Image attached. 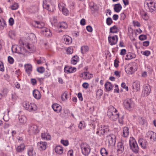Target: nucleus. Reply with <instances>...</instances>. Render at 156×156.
Instances as JSON below:
<instances>
[{"label": "nucleus", "instance_id": "1", "mask_svg": "<svg viewBox=\"0 0 156 156\" xmlns=\"http://www.w3.org/2000/svg\"><path fill=\"white\" fill-rule=\"evenodd\" d=\"M108 117L112 120L115 121L119 118V114L117 113V110L113 106H110L107 112Z\"/></svg>", "mask_w": 156, "mask_h": 156}, {"label": "nucleus", "instance_id": "2", "mask_svg": "<svg viewBox=\"0 0 156 156\" xmlns=\"http://www.w3.org/2000/svg\"><path fill=\"white\" fill-rule=\"evenodd\" d=\"M129 145L131 149L135 153L139 151V148L135 140L133 138H130L129 140Z\"/></svg>", "mask_w": 156, "mask_h": 156}, {"label": "nucleus", "instance_id": "3", "mask_svg": "<svg viewBox=\"0 0 156 156\" xmlns=\"http://www.w3.org/2000/svg\"><path fill=\"white\" fill-rule=\"evenodd\" d=\"M82 153L85 156H87L90 152L91 149L90 146L86 143H82L80 145Z\"/></svg>", "mask_w": 156, "mask_h": 156}, {"label": "nucleus", "instance_id": "4", "mask_svg": "<svg viewBox=\"0 0 156 156\" xmlns=\"http://www.w3.org/2000/svg\"><path fill=\"white\" fill-rule=\"evenodd\" d=\"M23 106L26 110L30 112L35 111L37 109V106L35 104L27 101L23 102Z\"/></svg>", "mask_w": 156, "mask_h": 156}, {"label": "nucleus", "instance_id": "5", "mask_svg": "<svg viewBox=\"0 0 156 156\" xmlns=\"http://www.w3.org/2000/svg\"><path fill=\"white\" fill-rule=\"evenodd\" d=\"M133 63H130L126 65L125 66L126 72L129 74H131L136 70Z\"/></svg>", "mask_w": 156, "mask_h": 156}, {"label": "nucleus", "instance_id": "6", "mask_svg": "<svg viewBox=\"0 0 156 156\" xmlns=\"http://www.w3.org/2000/svg\"><path fill=\"white\" fill-rule=\"evenodd\" d=\"M39 131V130L37 126L35 125H31L29 126L28 132L30 134H37L38 133Z\"/></svg>", "mask_w": 156, "mask_h": 156}, {"label": "nucleus", "instance_id": "7", "mask_svg": "<svg viewBox=\"0 0 156 156\" xmlns=\"http://www.w3.org/2000/svg\"><path fill=\"white\" fill-rule=\"evenodd\" d=\"M106 138L109 145L113 146L115 145L116 138L115 135L113 134H110L107 136Z\"/></svg>", "mask_w": 156, "mask_h": 156}, {"label": "nucleus", "instance_id": "8", "mask_svg": "<svg viewBox=\"0 0 156 156\" xmlns=\"http://www.w3.org/2000/svg\"><path fill=\"white\" fill-rule=\"evenodd\" d=\"M108 131V127L105 126H101V127H99L96 132V134L100 136L101 135H103L106 133H107Z\"/></svg>", "mask_w": 156, "mask_h": 156}, {"label": "nucleus", "instance_id": "9", "mask_svg": "<svg viewBox=\"0 0 156 156\" xmlns=\"http://www.w3.org/2000/svg\"><path fill=\"white\" fill-rule=\"evenodd\" d=\"M123 104L126 108L128 109L133 106V102L131 99L127 98L124 100Z\"/></svg>", "mask_w": 156, "mask_h": 156}, {"label": "nucleus", "instance_id": "10", "mask_svg": "<svg viewBox=\"0 0 156 156\" xmlns=\"http://www.w3.org/2000/svg\"><path fill=\"white\" fill-rule=\"evenodd\" d=\"M38 148L41 151L45 150L47 147V143L45 142L40 141L37 143Z\"/></svg>", "mask_w": 156, "mask_h": 156}, {"label": "nucleus", "instance_id": "11", "mask_svg": "<svg viewBox=\"0 0 156 156\" xmlns=\"http://www.w3.org/2000/svg\"><path fill=\"white\" fill-rule=\"evenodd\" d=\"M52 0H45L43 1V7L49 11H52L50 8V4Z\"/></svg>", "mask_w": 156, "mask_h": 156}, {"label": "nucleus", "instance_id": "12", "mask_svg": "<svg viewBox=\"0 0 156 156\" xmlns=\"http://www.w3.org/2000/svg\"><path fill=\"white\" fill-rule=\"evenodd\" d=\"M108 41L111 45H113L116 44L118 38L117 35H115L112 37L109 36L108 37Z\"/></svg>", "mask_w": 156, "mask_h": 156}, {"label": "nucleus", "instance_id": "13", "mask_svg": "<svg viewBox=\"0 0 156 156\" xmlns=\"http://www.w3.org/2000/svg\"><path fill=\"white\" fill-rule=\"evenodd\" d=\"M151 89L149 85L148 84H145L144 87L143 92L145 96H147L151 92Z\"/></svg>", "mask_w": 156, "mask_h": 156}, {"label": "nucleus", "instance_id": "14", "mask_svg": "<svg viewBox=\"0 0 156 156\" xmlns=\"http://www.w3.org/2000/svg\"><path fill=\"white\" fill-rule=\"evenodd\" d=\"M33 25L35 27L38 28H41L43 29L44 27L45 24L43 22H41L39 21H34L33 23Z\"/></svg>", "mask_w": 156, "mask_h": 156}, {"label": "nucleus", "instance_id": "15", "mask_svg": "<svg viewBox=\"0 0 156 156\" xmlns=\"http://www.w3.org/2000/svg\"><path fill=\"white\" fill-rule=\"evenodd\" d=\"M12 50L13 52L19 54H22V50H23V48H21L17 46L14 45L12 46Z\"/></svg>", "mask_w": 156, "mask_h": 156}, {"label": "nucleus", "instance_id": "16", "mask_svg": "<svg viewBox=\"0 0 156 156\" xmlns=\"http://www.w3.org/2000/svg\"><path fill=\"white\" fill-rule=\"evenodd\" d=\"M146 5H147L148 9L151 12L154 11L156 10V8L155 6V3L152 2H147Z\"/></svg>", "mask_w": 156, "mask_h": 156}, {"label": "nucleus", "instance_id": "17", "mask_svg": "<svg viewBox=\"0 0 156 156\" xmlns=\"http://www.w3.org/2000/svg\"><path fill=\"white\" fill-rule=\"evenodd\" d=\"M25 48L28 49V51L30 53L34 52L36 50V48L33 44H27L26 45Z\"/></svg>", "mask_w": 156, "mask_h": 156}, {"label": "nucleus", "instance_id": "18", "mask_svg": "<svg viewBox=\"0 0 156 156\" xmlns=\"http://www.w3.org/2000/svg\"><path fill=\"white\" fill-rule=\"evenodd\" d=\"M147 134L148 137H149L151 141H156V133L150 131L148 132Z\"/></svg>", "mask_w": 156, "mask_h": 156}, {"label": "nucleus", "instance_id": "19", "mask_svg": "<svg viewBox=\"0 0 156 156\" xmlns=\"http://www.w3.org/2000/svg\"><path fill=\"white\" fill-rule=\"evenodd\" d=\"M140 82L138 81H135L133 83V88L135 91H138L140 90Z\"/></svg>", "mask_w": 156, "mask_h": 156}, {"label": "nucleus", "instance_id": "20", "mask_svg": "<svg viewBox=\"0 0 156 156\" xmlns=\"http://www.w3.org/2000/svg\"><path fill=\"white\" fill-rule=\"evenodd\" d=\"M41 33L46 37L50 36L51 35V34L49 29L47 28H44L42 29Z\"/></svg>", "mask_w": 156, "mask_h": 156}, {"label": "nucleus", "instance_id": "21", "mask_svg": "<svg viewBox=\"0 0 156 156\" xmlns=\"http://www.w3.org/2000/svg\"><path fill=\"white\" fill-rule=\"evenodd\" d=\"M117 151L119 153L121 154L124 151V147L123 144L121 142H119L117 144Z\"/></svg>", "mask_w": 156, "mask_h": 156}, {"label": "nucleus", "instance_id": "22", "mask_svg": "<svg viewBox=\"0 0 156 156\" xmlns=\"http://www.w3.org/2000/svg\"><path fill=\"white\" fill-rule=\"evenodd\" d=\"M76 70V69L71 67H65L64 68L65 72L67 73H70L75 72Z\"/></svg>", "mask_w": 156, "mask_h": 156}, {"label": "nucleus", "instance_id": "23", "mask_svg": "<svg viewBox=\"0 0 156 156\" xmlns=\"http://www.w3.org/2000/svg\"><path fill=\"white\" fill-rule=\"evenodd\" d=\"M64 42L66 44H69L72 43V40L69 36L67 35H64L63 37Z\"/></svg>", "mask_w": 156, "mask_h": 156}, {"label": "nucleus", "instance_id": "24", "mask_svg": "<svg viewBox=\"0 0 156 156\" xmlns=\"http://www.w3.org/2000/svg\"><path fill=\"white\" fill-rule=\"evenodd\" d=\"M138 142L142 148L144 149L146 148L147 142L146 140L143 139H140L139 140Z\"/></svg>", "mask_w": 156, "mask_h": 156}, {"label": "nucleus", "instance_id": "25", "mask_svg": "<svg viewBox=\"0 0 156 156\" xmlns=\"http://www.w3.org/2000/svg\"><path fill=\"white\" fill-rule=\"evenodd\" d=\"M52 107L54 110L57 113L60 112L61 110L62 107L61 106L57 104H53L52 105Z\"/></svg>", "mask_w": 156, "mask_h": 156}, {"label": "nucleus", "instance_id": "26", "mask_svg": "<svg viewBox=\"0 0 156 156\" xmlns=\"http://www.w3.org/2000/svg\"><path fill=\"white\" fill-rule=\"evenodd\" d=\"M33 94L34 97L37 99H39L41 98L40 92L37 90H34L33 91Z\"/></svg>", "mask_w": 156, "mask_h": 156}, {"label": "nucleus", "instance_id": "27", "mask_svg": "<svg viewBox=\"0 0 156 156\" xmlns=\"http://www.w3.org/2000/svg\"><path fill=\"white\" fill-rule=\"evenodd\" d=\"M82 76L85 79H89L92 77L93 75L88 72H85L82 74Z\"/></svg>", "mask_w": 156, "mask_h": 156}, {"label": "nucleus", "instance_id": "28", "mask_svg": "<svg viewBox=\"0 0 156 156\" xmlns=\"http://www.w3.org/2000/svg\"><path fill=\"white\" fill-rule=\"evenodd\" d=\"M41 137L42 139L44 140H50L51 139V136L48 133H42Z\"/></svg>", "mask_w": 156, "mask_h": 156}, {"label": "nucleus", "instance_id": "29", "mask_svg": "<svg viewBox=\"0 0 156 156\" xmlns=\"http://www.w3.org/2000/svg\"><path fill=\"white\" fill-rule=\"evenodd\" d=\"M25 149V145L23 144H22L17 147L16 151L18 152H21L23 151Z\"/></svg>", "mask_w": 156, "mask_h": 156}, {"label": "nucleus", "instance_id": "30", "mask_svg": "<svg viewBox=\"0 0 156 156\" xmlns=\"http://www.w3.org/2000/svg\"><path fill=\"white\" fill-rule=\"evenodd\" d=\"M59 4L58 5V7L59 8V9H62V12L63 14L65 15V16H67L69 14V12L68 10L64 7H61V6H60Z\"/></svg>", "mask_w": 156, "mask_h": 156}, {"label": "nucleus", "instance_id": "31", "mask_svg": "<svg viewBox=\"0 0 156 156\" xmlns=\"http://www.w3.org/2000/svg\"><path fill=\"white\" fill-rule=\"evenodd\" d=\"M57 27L61 29H66L68 27V26L66 22H62L59 23Z\"/></svg>", "mask_w": 156, "mask_h": 156}, {"label": "nucleus", "instance_id": "32", "mask_svg": "<svg viewBox=\"0 0 156 156\" xmlns=\"http://www.w3.org/2000/svg\"><path fill=\"white\" fill-rule=\"evenodd\" d=\"M25 67L26 72L29 74L32 71V66L30 64H27L25 65Z\"/></svg>", "mask_w": 156, "mask_h": 156}, {"label": "nucleus", "instance_id": "33", "mask_svg": "<svg viewBox=\"0 0 156 156\" xmlns=\"http://www.w3.org/2000/svg\"><path fill=\"white\" fill-rule=\"evenodd\" d=\"M55 152L58 154H62L63 152V149L60 146H57L55 148Z\"/></svg>", "mask_w": 156, "mask_h": 156}, {"label": "nucleus", "instance_id": "34", "mask_svg": "<svg viewBox=\"0 0 156 156\" xmlns=\"http://www.w3.org/2000/svg\"><path fill=\"white\" fill-rule=\"evenodd\" d=\"M119 31V29L116 26L114 25L110 28V32L112 33H116Z\"/></svg>", "mask_w": 156, "mask_h": 156}, {"label": "nucleus", "instance_id": "35", "mask_svg": "<svg viewBox=\"0 0 156 156\" xmlns=\"http://www.w3.org/2000/svg\"><path fill=\"white\" fill-rule=\"evenodd\" d=\"M129 134V129L127 127H125L123 128V136L124 137H127Z\"/></svg>", "mask_w": 156, "mask_h": 156}, {"label": "nucleus", "instance_id": "36", "mask_svg": "<svg viewBox=\"0 0 156 156\" xmlns=\"http://www.w3.org/2000/svg\"><path fill=\"white\" fill-rule=\"evenodd\" d=\"M126 57L125 58L126 60H129L133 58H135L136 57V55L132 53H128L126 55Z\"/></svg>", "mask_w": 156, "mask_h": 156}, {"label": "nucleus", "instance_id": "37", "mask_svg": "<svg viewBox=\"0 0 156 156\" xmlns=\"http://www.w3.org/2000/svg\"><path fill=\"white\" fill-rule=\"evenodd\" d=\"M19 120L20 123L22 124H24L27 122L26 117L24 115L20 116Z\"/></svg>", "mask_w": 156, "mask_h": 156}, {"label": "nucleus", "instance_id": "38", "mask_svg": "<svg viewBox=\"0 0 156 156\" xmlns=\"http://www.w3.org/2000/svg\"><path fill=\"white\" fill-rule=\"evenodd\" d=\"M122 8V7L121 5L119 3L116 4L114 5V10L116 12H120Z\"/></svg>", "mask_w": 156, "mask_h": 156}, {"label": "nucleus", "instance_id": "39", "mask_svg": "<svg viewBox=\"0 0 156 156\" xmlns=\"http://www.w3.org/2000/svg\"><path fill=\"white\" fill-rule=\"evenodd\" d=\"M105 87L107 90L109 91L112 89L113 86L110 82H108L105 83Z\"/></svg>", "mask_w": 156, "mask_h": 156}, {"label": "nucleus", "instance_id": "40", "mask_svg": "<svg viewBox=\"0 0 156 156\" xmlns=\"http://www.w3.org/2000/svg\"><path fill=\"white\" fill-rule=\"evenodd\" d=\"M79 61V58L77 56H74L72 58L71 63L75 65Z\"/></svg>", "mask_w": 156, "mask_h": 156}, {"label": "nucleus", "instance_id": "41", "mask_svg": "<svg viewBox=\"0 0 156 156\" xmlns=\"http://www.w3.org/2000/svg\"><path fill=\"white\" fill-rule=\"evenodd\" d=\"M89 50L88 46H83L81 47V50L82 54L86 53Z\"/></svg>", "mask_w": 156, "mask_h": 156}, {"label": "nucleus", "instance_id": "42", "mask_svg": "<svg viewBox=\"0 0 156 156\" xmlns=\"http://www.w3.org/2000/svg\"><path fill=\"white\" fill-rule=\"evenodd\" d=\"M35 152L34 151L33 148H30L28 151V154L29 156H34L35 155Z\"/></svg>", "mask_w": 156, "mask_h": 156}, {"label": "nucleus", "instance_id": "43", "mask_svg": "<svg viewBox=\"0 0 156 156\" xmlns=\"http://www.w3.org/2000/svg\"><path fill=\"white\" fill-rule=\"evenodd\" d=\"M51 23L52 25L57 27L59 23L57 22V19L55 17H53L51 20Z\"/></svg>", "mask_w": 156, "mask_h": 156}, {"label": "nucleus", "instance_id": "44", "mask_svg": "<svg viewBox=\"0 0 156 156\" xmlns=\"http://www.w3.org/2000/svg\"><path fill=\"white\" fill-rule=\"evenodd\" d=\"M6 23L5 20L3 19H1L0 20V28L1 29H3L4 27L6 26Z\"/></svg>", "mask_w": 156, "mask_h": 156}, {"label": "nucleus", "instance_id": "45", "mask_svg": "<svg viewBox=\"0 0 156 156\" xmlns=\"http://www.w3.org/2000/svg\"><path fill=\"white\" fill-rule=\"evenodd\" d=\"M100 152L102 156H107L108 152L105 148H101V149Z\"/></svg>", "mask_w": 156, "mask_h": 156}, {"label": "nucleus", "instance_id": "46", "mask_svg": "<svg viewBox=\"0 0 156 156\" xmlns=\"http://www.w3.org/2000/svg\"><path fill=\"white\" fill-rule=\"evenodd\" d=\"M68 93L67 92H64L61 95V98L63 101H65L67 99Z\"/></svg>", "mask_w": 156, "mask_h": 156}, {"label": "nucleus", "instance_id": "47", "mask_svg": "<svg viewBox=\"0 0 156 156\" xmlns=\"http://www.w3.org/2000/svg\"><path fill=\"white\" fill-rule=\"evenodd\" d=\"M103 94V91L101 89H99L97 90L96 94V97L98 98H100L101 96Z\"/></svg>", "mask_w": 156, "mask_h": 156}, {"label": "nucleus", "instance_id": "48", "mask_svg": "<svg viewBox=\"0 0 156 156\" xmlns=\"http://www.w3.org/2000/svg\"><path fill=\"white\" fill-rule=\"evenodd\" d=\"M29 37L32 41H36V37L34 34L31 33L29 36Z\"/></svg>", "mask_w": 156, "mask_h": 156}, {"label": "nucleus", "instance_id": "49", "mask_svg": "<svg viewBox=\"0 0 156 156\" xmlns=\"http://www.w3.org/2000/svg\"><path fill=\"white\" fill-rule=\"evenodd\" d=\"M19 7V5L17 3H14L11 5V8L12 10H16L18 9Z\"/></svg>", "mask_w": 156, "mask_h": 156}, {"label": "nucleus", "instance_id": "50", "mask_svg": "<svg viewBox=\"0 0 156 156\" xmlns=\"http://www.w3.org/2000/svg\"><path fill=\"white\" fill-rule=\"evenodd\" d=\"M15 33L14 31L11 30L9 32V35L11 38H13L15 36Z\"/></svg>", "mask_w": 156, "mask_h": 156}, {"label": "nucleus", "instance_id": "51", "mask_svg": "<svg viewBox=\"0 0 156 156\" xmlns=\"http://www.w3.org/2000/svg\"><path fill=\"white\" fill-rule=\"evenodd\" d=\"M139 123L141 125H144L145 123V120L143 118H140L139 119Z\"/></svg>", "mask_w": 156, "mask_h": 156}, {"label": "nucleus", "instance_id": "52", "mask_svg": "<svg viewBox=\"0 0 156 156\" xmlns=\"http://www.w3.org/2000/svg\"><path fill=\"white\" fill-rule=\"evenodd\" d=\"M78 127L80 129H83L85 127V125L83 122H80Z\"/></svg>", "mask_w": 156, "mask_h": 156}, {"label": "nucleus", "instance_id": "53", "mask_svg": "<svg viewBox=\"0 0 156 156\" xmlns=\"http://www.w3.org/2000/svg\"><path fill=\"white\" fill-rule=\"evenodd\" d=\"M37 70L39 73H42L44 71V69L43 67H40L37 68Z\"/></svg>", "mask_w": 156, "mask_h": 156}, {"label": "nucleus", "instance_id": "54", "mask_svg": "<svg viewBox=\"0 0 156 156\" xmlns=\"http://www.w3.org/2000/svg\"><path fill=\"white\" fill-rule=\"evenodd\" d=\"M8 61L9 63L10 64H12L14 62L13 58L10 56L8 57Z\"/></svg>", "mask_w": 156, "mask_h": 156}, {"label": "nucleus", "instance_id": "55", "mask_svg": "<svg viewBox=\"0 0 156 156\" xmlns=\"http://www.w3.org/2000/svg\"><path fill=\"white\" fill-rule=\"evenodd\" d=\"M73 48L71 47H69L66 50V52L67 54H71L73 52Z\"/></svg>", "mask_w": 156, "mask_h": 156}, {"label": "nucleus", "instance_id": "56", "mask_svg": "<svg viewBox=\"0 0 156 156\" xmlns=\"http://www.w3.org/2000/svg\"><path fill=\"white\" fill-rule=\"evenodd\" d=\"M113 21L110 17H108L106 20V23L108 25H110L112 23Z\"/></svg>", "mask_w": 156, "mask_h": 156}, {"label": "nucleus", "instance_id": "57", "mask_svg": "<svg viewBox=\"0 0 156 156\" xmlns=\"http://www.w3.org/2000/svg\"><path fill=\"white\" fill-rule=\"evenodd\" d=\"M61 143L65 146H67L69 144V142L67 140H62L61 141Z\"/></svg>", "mask_w": 156, "mask_h": 156}, {"label": "nucleus", "instance_id": "58", "mask_svg": "<svg viewBox=\"0 0 156 156\" xmlns=\"http://www.w3.org/2000/svg\"><path fill=\"white\" fill-rule=\"evenodd\" d=\"M139 38L140 40L143 41L146 39L147 37L145 35H141L139 36Z\"/></svg>", "mask_w": 156, "mask_h": 156}, {"label": "nucleus", "instance_id": "59", "mask_svg": "<svg viewBox=\"0 0 156 156\" xmlns=\"http://www.w3.org/2000/svg\"><path fill=\"white\" fill-rule=\"evenodd\" d=\"M151 54V52L149 51H145L143 52V55L146 56H148L150 55Z\"/></svg>", "mask_w": 156, "mask_h": 156}, {"label": "nucleus", "instance_id": "60", "mask_svg": "<svg viewBox=\"0 0 156 156\" xmlns=\"http://www.w3.org/2000/svg\"><path fill=\"white\" fill-rule=\"evenodd\" d=\"M0 70L2 72L4 71V68L3 64L2 62H0Z\"/></svg>", "mask_w": 156, "mask_h": 156}, {"label": "nucleus", "instance_id": "61", "mask_svg": "<svg viewBox=\"0 0 156 156\" xmlns=\"http://www.w3.org/2000/svg\"><path fill=\"white\" fill-rule=\"evenodd\" d=\"M141 15L142 18L145 20H147V13L144 12V14L141 13Z\"/></svg>", "mask_w": 156, "mask_h": 156}, {"label": "nucleus", "instance_id": "62", "mask_svg": "<svg viewBox=\"0 0 156 156\" xmlns=\"http://www.w3.org/2000/svg\"><path fill=\"white\" fill-rule=\"evenodd\" d=\"M9 25L11 26H12L14 23L13 19L12 18H10L9 20Z\"/></svg>", "mask_w": 156, "mask_h": 156}, {"label": "nucleus", "instance_id": "63", "mask_svg": "<svg viewBox=\"0 0 156 156\" xmlns=\"http://www.w3.org/2000/svg\"><path fill=\"white\" fill-rule=\"evenodd\" d=\"M75 126L73 124L71 125L69 127V128L72 131L74 132L75 131V130L74 129Z\"/></svg>", "mask_w": 156, "mask_h": 156}, {"label": "nucleus", "instance_id": "64", "mask_svg": "<svg viewBox=\"0 0 156 156\" xmlns=\"http://www.w3.org/2000/svg\"><path fill=\"white\" fill-rule=\"evenodd\" d=\"M82 86L84 88L87 89L89 86V84L87 83H84L83 84Z\"/></svg>", "mask_w": 156, "mask_h": 156}]
</instances>
